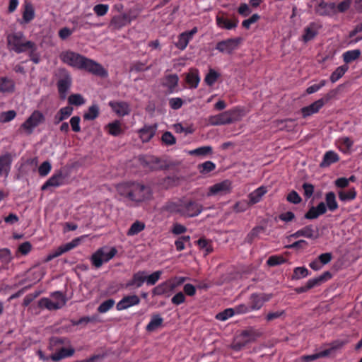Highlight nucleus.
<instances>
[{"label": "nucleus", "instance_id": "obj_1", "mask_svg": "<svg viewBox=\"0 0 362 362\" xmlns=\"http://www.w3.org/2000/svg\"><path fill=\"white\" fill-rule=\"evenodd\" d=\"M60 59L70 66L86 71L95 76L102 78L108 76L107 71L101 64L78 53L72 51L63 52L60 54Z\"/></svg>", "mask_w": 362, "mask_h": 362}, {"label": "nucleus", "instance_id": "obj_2", "mask_svg": "<svg viewBox=\"0 0 362 362\" xmlns=\"http://www.w3.org/2000/svg\"><path fill=\"white\" fill-rule=\"evenodd\" d=\"M118 193L128 200L140 204L151 199L153 191L148 185L139 182H126L117 186Z\"/></svg>", "mask_w": 362, "mask_h": 362}, {"label": "nucleus", "instance_id": "obj_3", "mask_svg": "<svg viewBox=\"0 0 362 362\" xmlns=\"http://www.w3.org/2000/svg\"><path fill=\"white\" fill-rule=\"evenodd\" d=\"M23 39L24 35L22 32L8 34L6 37L8 49L17 54L25 52L28 49H34L35 42L30 40L24 41Z\"/></svg>", "mask_w": 362, "mask_h": 362}, {"label": "nucleus", "instance_id": "obj_4", "mask_svg": "<svg viewBox=\"0 0 362 362\" xmlns=\"http://www.w3.org/2000/svg\"><path fill=\"white\" fill-rule=\"evenodd\" d=\"M117 253L116 247H112L110 249L107 247H103L98 249L90 257V262L95 268H100L103 263L109 262Z\"/></svg>", "mask_w": 362, "mask_h": 362}, {"label": "nucleus", "instance_id": "obj_5", "mask_svg": "<svg viewBox=\"0 0 362 362\" xmlns=\"http://www.w3.org/2000/svg\"><path fill=\"white\" fill-rule=\"evenodd\" d=\"M203 205L193 199H181V216L192 218L199 216L203 211Z\"/></svg>", "mask_w": 362, "mask_h": 362}, {"label": "nucleus", "instance_id": "obj_6", "mask_svg": "<svg viewBox=\"0 0 362 362\" xmlns=\"http://www.w3.org/2000/svg\"><path fill=\"white\" fill-rule=\"evenodd\" d=\"M345 343L346 342L344 341L339 339L333 341L327 344L329 348L314 354L305 355L302 357L303 360L305 362H310L320 358L327 357L337 350L340 349L345 344Z\"/></svg>", "mask_w": 362, "mask_h": 362}, {"label": "nucleus", "instance_id": "obj_7", "mask_svg": "<svg viewBox=\"0 0 362 362\" xmlns=\"http://www.w3.org/2000/svg\"><path fill=\"white\" fill-rule=\"evenodd\" d=\"M239 20L235 15H232L230 18L228 14L224 11H219L216 16V25L221 29L233 30L237 28Z\"/></svg>", "mask_w": 362, "mask_h": 362}, {"label": "nucleus", "instance_id": "obj_8", "mask_svg": "<svg viewBox=\"0 0 362 362\" xmlns=\"http://www.w3.org/2000/svg\"><path fill=\"white\" fill-rule=\"evenodd\" d=\"M242 42L243 38L240 37L228 38L218 42L215 48L221 53L231 54L238 49Z\"/></svg>", "mask_w": 362, "mask_h": 362}, {"label": "nucleus", "instance_id": "obj_9", "mask_svg": "<svg viewBox=\"0 0 362 362\" xmlns=\"http://www.w3.org/2000/svg\"><path fill=\"white\" fill-rule=\"evenodd\" d=\"M45 120L44 115L39 110H35L30 117L21 125V129L28 134H31L35 127L42 124Z\"/></svg>", "mask_w": 362, "mask_h": 362}, {"label": "nucleus", "instance_id": "obj_10", "mask_svg": "<svg viewBox=\"0 0 362 362\" xmlns=\"http://www.w3.org/2000/svg\"><path fill=\"white\" fill-rule=\"evenodd\" d=\"M273 297L272 293H252L249 297V305L252 311L260 310L265 303Z\"/></svg>", "mask_w": 362, "mask_h": 362}, {"label": "nucleus", "instance_id": "obj_11", "mask_svg": "<svg viewBox=\"0 0 362 362\" xmlns=\"http://www.w3.org/2000/svg\"><path fill=\"white\" fill-rule=\"evenodd\" d=\"M316 4L315 12L320 16H332L337 13L336 4L334 2H325L324 0H315Z\"/></svg>", "mask_w": 362, "mask_h": 362}, {"label": "nucleus", "instance_id": "obj_12", "mask_svg": "<svg viewBox=\"0 0 362 362\" xmlns=\"http://www.w3.org/2000/svg\"><path fill=\"white\" fill-rule=\"evenodd\" d=\"M72 79L67 71H64L62 76L57 81V89L61 100L66 98L67 92L70 89Z\"/></svg>", "mask_w": 362, "mask_h": 362}, {"label": "nucleus", "instance_id": "obj_13", "mask_svg": "<svg viewBox=\"0 0 362 362\" xmlns=\"http://www.w3.org/2000/svg\"><path fill=\"white\" fill-rule=\"evenodd\" d=\"M329 96L327 95L326 98H320L310 105L303 107L300 111L303 118H306L313 114L317 113L325 105V104L329 100Z\"/></svg>", "mask_w": 362, "mask_h": 362}, {"label": "nucleus", "instance_id": "obj_14", "mask_svg": "<svg viewBox=\"0 0 362 362\" xmlns=\"http://www.w3.org/2000/svg\"><path fill=\"white\" fill-rule=\"evenodd\" d=\"M231 190V182L225 180L221 182L214 184L209 189L208 196L212 195H225Z\"/></svg>", "mask_w": 362, "mask_h": 362}, {"label": "nucleus", "instance_id": "obj_15", "mask_svg": "<svg viewBox=\"0 0 362 362\" xmlns=\"http://www.w3.org/2000/svg\"><path fill=\"white\" fill-rule=\"evenodd\" d=\"M145 271L140 270L133 274L132 278L124 285V288L129 290L139 288L145 282Z\"/></svg>", "mask_w": 362, "mask_h": 362}, {"label": "nucleus", "instance_id": "obj_16", "mask_svg": "<svg viewBox=\"0 0 362 362\" xmlns=\"http://www.w3.org/2000/svg\"><path fill=\"white\" fill-rule=\"evenodd\" d=\"M322 25L320 22H311L305 28L302 35V40L308 42L313 40L319 33Z\"/></svg>", "mask_w": 362, "mask_h": 362}, {"label": "nucleus", "instance_id": "obj_17", "mask_svg": "<svg viewBox=\"0 0 362 362\" xmlns=\"http://www.w3.org/2000/svg\"><path fill=\"white\" fill-rule=\"evenodd\" d=\"M300 237L313 240L317 239L318 238V230L317 229L315 230L313 225H307L289 236V238H298Z\"/></svg>", "mask_w": 362, "mask_h": 362}, {"label": "nucleus", "instance_id": "obj_18", "mask_svg": "<svg viewBox=\"0 0 362 362\" xmlns=\"http://www.w3.org/2000/svg\"><path fill=\"white\" fill-rule=\"evenodd\" d=\"M197 32L198 28L194 27L191 30L180 33L178 35L177 41L175 42V47L180 50H184Z\"/></svg>", "mask_w": 362, "mask_h": 362}, {"label": "nucleus", "instance_id": "obj_19", "mask_svg": "<svg viewBox=\"0 0 362 362\" xmlns=\"http://www.w3.org/2000/svg\"><path fill=\"white\" fill-rule=\"evenodd\" d=\"M141 300L137 295H127L124 296L116 305V309L119 311L127 310L130 307L138 305Z\"/></svg>", "mask_w": 362, "mask_h": 362}, {"label": "nucleus", "instance_id": "obj_20", "mask_svg": "<svg viewBox=\"0 0 362 362\" xmlns=\"http://www.w3.org/2000/svg\"><path fill=\"white\" fill-rule=\"evenodd\" d=\"M64 175L59 171L53 174L41 187V190H47L50 187H57L64 184Z\"/></svg>", "mask_w": 362, "mask_h": 362}, {"label": "nucleus", "instance_id": "obj_21", "mask_svg": "<svg viewBox=\"0 0 362 362\" xmlns=\"http://www.w3.org/2000/svg\"><path fill=\"white\" fill-rule=\"evenodd\" d=\"M132 18L128 13H122L121 15L115 16L112 17L110 21V25L117 30H119L122 28L130 24Z\"/></svg>", "mask_w": 362, "mask_h": 362}, {"label": "nucleus", "instance_id": "obj_22", "mask_svg": "<svg viewBox=\"0 0 362 362\" xmlns=\"http://www.w3.org/2000/svg\"><path fill=\"white\" fill-rule=\"evenodd\" d=\"M326 211L327 207L325 203L321 202L316 206H311L305 214L304 217L308 220H313L325 214Z\"/></svg>", "mask_w": 362, "mask_h": 362}, {"label": "nucleus", "instance_id": "obj_23", "mask_svg": "<svg viewBox=\"0 0 362 362\" xmlns=\"http://www.w3.org/2000/svg\"><path fill=\"white\" fill-rule=\"evenodd\" d=\"M156 129V125H144L143 128L140 129L138 133L142 142H148L154 136Z\"/></svg>", "mask_w": 362, "mask_h": 362}, {"label": "nucleus", "instance_id": "obj_24", "mask_svg": "<svg viewBox=\"0 0 362 362\" xmlns=\"http://www.w3.org/2000/svg\"><path fill=\"white\" fill-rule=\"evenodd\" d=\"M109 105L112 110L119 116L123 117L130 113L129 105L126 102H110Z\"/></svg>", "mask_w": 362, "mask_h": 362}, {"label": "nucleus", "instance_id": "obj_25", "mask_svg": "<svg viewBox=\"0 0 362 362\" xmlns=\"http://www.w3.org/2000/svg\"><path fill=\"white\" fill-rule=\"evenodd\" d=\"M361 1L362 0H344L338 5H336L337 13H344L346 11L351 5H353L356 10L361 11L362 9Z\"/></svg>", "mask_w": 362, "mask_h": 362}, {"label": "nucleus", "instance_id": "obj_26", "mask_svg": "<svg viewBox=\"0 0 362 362\" xmlns=\"http://www.w3.org/2000/svg\"><path fill=\"white\" fill-rule=\"evenodd\" d=\"M15 81L7 76L0 77V93H12L15 91Z\"/></svg>", "mask_w": 362, "mask_h": 362}, {"label": "nucleus", "instance_id": "obj_27", "mask_svg": "<svg viewBox=\"0 0 362 362\" xmlns=\"http://www.w3.org/2000/svg\"><path fill=\"white\" fill-rule=\"evenodd\" d=\"M332 277V274L329 271L325 272L318 277L310 279L307 281V288L311 289L315 286L321 285Z\"/></svg>", "mask_w": 362, "mask_h": 362}, {"label": "nucleus", "instance_id": "obj_28", "mask_svg": "<svg viewBox=\"0 0 362 362\" xmlns=\"http://www.w3.org/2000/svg\"><path fill=\"white\" fill-rule=\"evenodd\" d=\"M35 18V9L30 2H25L23 4V17L20 21L21 24L28 23Z\"/></svg>", "mask_w": 362, "mask_h": 362}, {"label": "nucleus", "instance_id": "obj_29", "mask_svg": "<svg viewBox=\"0 0 362 362\" xmlns=\"http://www.w3.org/2000/svg\"><path fill=\"white\" fill-rule=\"evenodd\" d=\"M12 163L11 155L6 153L0 156V175L3 173L6 177L8 175Z\"/></svg>", "mask_w": 362, "mask_h": 362}, {"label": "nucleus", "instance_id": "obj_30", "mask_svg": "<svg viewBox=\"0 0 362 362\" xmlns=\"http://www.w3.org/2000/svg\"><path fill=\"white\" fill-rule=\"evenodd\" d=\"M339 156L336 152L333 151H328L324 154L322 160L320 163V166L321 168L329 167L332 164L339 161Z\"/></svg>", "mask_w": 362, "mask_h": 362}, {"label": "nucleus", "instance_id": "obj_31", "mask_svg": "<svg viewBox=\"0 0 362 362\" xmlns=\"http://www.w3.org/2000/svg\"><path fill=\"white\" fill-rule=\"evenodd\" d=\"M75 350L73 348H59L54 354L50 356L53 361H58L63 358L70 357L74 354Z\"/></svg>", "mask_w": 362, "mask_h": 362}, {"label": "nucleus", "instance_id": "obj_32", "mask_svg": "<svg viewBox=\"0 0 362 362\" xmlns=\"http://www.w3.org/2000/svg\"><path fill=\"white\" fill-rule=\"evenodd\" d=\"M163 319L159 314H153L150 322L146 327V330L148 332H153L162 326Z\"/></svg>", "mask_w": 362, "mask_h": 362}, {"label": "nucleus", "instance_id": "obj_33", "mask_svg": "<svg viewBox=\"0 0 362 362\" xmlns=\"http://www.w3.org/2000/svg\"><path fill=\"white\" fill-rule=\"evenodd\" d=\"M163 211L181 216V199L177 202H168L163 206Z\"/></svg>", "mask_w": 362, "mask_h": 362}, {"label": "nucleus", "instance_id": "obj_34", "mask_svg": "<svg viewBox=\"0 0 362 362\" xmlns=\"http://www.w3.org/2000/svg\"><path fill=\"white\" fill-rule=\"evenodd\" d=\"M268 192L267 187L261 186L249 194L250 202L252 204L258 203L262 197Z\"/></svg>", "mask_w": 362, "mask_h": 362}, {"label": "nucleus", "instance_id": "obj_35", "mask_svg": "<svg viewBox=\"0 0 362 362\" xmlns=\"http://www.w3.org/2000/svg\"><path fill=\"white\" fill-rule=\"evenodd\" d=\"M185 81L191 88H196L200 81L198 71L197 69L190 71L186 75Z\"/></svg>", "mask_w": 362, "mask_h": 362}, {"label": "nucleus", "instance_id": "obj_36", "mask_svg": "<svg viewBox=\"0 0 362 362\" xmlns=\"http://www.w3.org/2000/svg\"><path fill=\"white\" fill-rule=\"evenodd\" d=\"M63 303L60 304L53 302L47 298H42L38 302L40 308H45L49 310H59L63 307Z\"/></svg>", "mask_w": 362, "mask_h": 362}, {"label": "nucleus", "instance_id": "obj_37", "mask_svg": "<svg viewBox=\"0 0 362 362\" xmlns=\"http://www.w3.org/2000/svg\"><path fill=\"white\" fill-rule=\"evenodd\" d=\"M326 207L330 211H336L338 207V203L336 200V195L333 192H329L325 195Z\"/></svg>", "mask_w": 362, "mask_h": 362}, {"label": "nucleus", "instance_id": "obj_38", "mask_svg": "<svg viewBox=\"0 0 362 362\" xmlns=\"http://www.w3.org/2000/svg\"><path fill=\"white\" fill-rule=\"evenodd\" d=\"M145 223L140 221H136L134 222L129 230L127 232V236H134L137 234H139L140 232L144 230L145 228Z\"/></svg>", "mask_w": 362, "mask_h": 362}, {"label": "nucleus", "instance_id": "obj_39", "mask_svg": "<svg viewBox=\"0 0 362 362\" xmlns=\"http://www.w3.org/2000/svg\"><path fill=\"white\" fill-rule=\"evenodd\" d=\"M179 78L177 74H169L165 77L164 86L168 87L170 92L174 91L178 84Z\"/></svg>", "mask_w": 362, "mask_h": 362}, {"label": "nucleus", "instance_id": "obj_40", "mask_svg": "<svg viewBox=\"0 0 362 362\" xmlns=\"http://www.w3.org/2000/svg\"><path fill=\"white\" fill-rule=\"evenodd\" d=\"M361 54V50L358 49L346 51L342 55L344 62L346 64H349L358 59Z\"/></svg>", "mask_w": 362, "mask_h": 362}, {"label": "nucleus", "instance_id": "obj_41", "mask_svg": "<svg viewBox=\"0 0 362 362\" xmlns=\"http://www.w3.org/2000/svg\"><path fill=\"white\" fill-rule=\"evenodd\" d=\"M99 113L100 110L98 105L93 104L89 107L88 111L84 113L83 119L85 120H94L98 117Z\"/></svg>", "mask_w": 362, "mask_h": 362}, {"label": "nucleus", "instance_id": "obj_42", "mask_svg": "<svg viewBox=\"0 0 362 362\" xmlns=\"http://www.w3.org/2000/svg\"><path fill=\"white\" fill-rule=\"evenodd\" d=\"M241 336L245 338V341H248V343L255 341L257 337L261 336V332L259 331L250 328L249 329L243 330L241 333Z\"/></svg>", "mask_w": 362, "mask_h": 362}, {"label": "nucleus", "instance_id": "obj_43", "mask_svg": "<svg viewBox=\"0 0 362 362\" xmlns=\"http://www.w3.org/2000/svg\"><path fill=\"white\" fill-rule=\"evenodd\" d=\"M213 148L210 146H204L189 151V155L197 156H204L209 154H212Z\"/></svg>", "mask_w": 362, "mask_h": 362}, {"label": "nucleus", "instance_id": "obj_44", "mask_svg": "<svg viewBox=\"0 0 362 362\" xmlns=\"http://www.w3.org/2000/svg\"><path fill=\"white\" fill-rule=\"evenodd\" d=\"M162 274H163L162 271L158 270V271L153 272L150 275H147L146 272L145 271V274H144L145 282H146L147 285L153 286L160 279Z\"/></svg>", "mask_w": 362, "mask_h": 362}, {"label": "nucleus", "instance_id": "obj_45", "mask_svg": "<svg viewBox=\"0 0 362 362\" xmlns=\"http://www.w3.org/2000/svg\"><path fill=\"white\" fill-rule=\"evenodd\" d=\"M107 128L108 133L114 136H119L122 132L120 122L118 120L109 123Z\"/></svg>", "mask_w": 362, "mask_h": 362}, {"label": "nucleus", "instance_id": "obj_46", "mask_svg": "<svg viewBox=\"0 0 362 362\" xmlns=\"http://www.w3.org/2000/svg\"><path fill=\"white\" fill-rule=\"evenodd\" d=\"M348 70V66L342 65L337 67L331 74L330 81L332 83L337 82L340 78H341Z\"/></svg>", "mask_w": 362, "mask_h": 362}, {"label": "nucleus", "instance_id": "obj_47", "mask_svg": "<svg viewBox=\"0 0 362 362\" xmlns=\"http://www.w3.org/2000/svg\"><path fill=\"white\" fill-rule=\"evenodd\" d=\"M265 228L263 226H256L246 236V242L252 243L259 235L264 232Z\"/></svg>", "mask_w": 362, "mask_h": 362}, {"label": "nucleus", "instance_id": "obj_48", "mask_svg": "<svg viewBox=\"0 0 362 362\" xmlns=\"http://www.w3.org/2000/svg\"><path fill=\"white\" fill-rule=\"evenodd\" d=\"M310 274V272L305 267H298L293 269L292 279H300L305 278Z\"/></svg>", "mask_w": 362, "mask_h": 362}, {"label": "nucleus", "instance_id": "obj_49", "mask_svg": "<svg viewBox=\"0 0 362 362\" xmlns=\"http://www.w3.org/2000/svg\"><path fill=\"white\" fill-rule=\"evenodd\" d=\"M220 74L215 70L209 69L208 74L204 78V82L209 86H213L219 78Z\"/></svg>", "mask_w": 362, "mask_h": 362}, {"label": "nucleus", "instance_id": "obj_50", "mask_svg": "<svg viewBox=\"0 0 362 362\" xmlns=\"http://www.w3.org/2000/svg\"><path fill=\"white\" fill-rule=\"evenodd\" d=\"M68 103L71 105L80 106L85 103V99L81 94L74 93L69 96Z\"/></svg>", "mask_w": 362, "mask_h": 362}, {"label": "nucleus", "instance_id": "obj_51", "mask_svg": "<svg viewBox=\"0 0 362 362\" xmlns=\"http://www.w3.org/2000/svg\"><path fill=\"white\" fill-rule=\"evenodd\" d=\"M287 259L281 255H272L268 258L267 264L269 267H275L277 265L282 264L285 263Z\"/></svg>", "mask_w": 362, "mask_h": 362}, {"label": "nucleus", "instance_id": "obj_52", "mask_svg": "<svg viewBox=\"0 0 362 362\" xmlns=\"http://www.w3.org/2000/svg\"><path fill=\"white\" fill-rule=\"evenodd\" d=\"M356 193L354 189H349L348 191H339V198L343 202L351 201L356 197Z\"/></svg>", "mask_w": 362, "mask_h": 362}, {"label": "nucleus", "instance_id": "obj_53", "mask_svg": "<svg viewBox=\"0 0 362 362\" xmlns=\"http://www.w3.org/2000/svg\"><path fill=\"white\" fill-rule=\"evenodd\" d=\"M199 172L202 174H206L213 171L216 168V165L212 161L208 160L198 166Z\"/></svg>", "mask_w": 362, "mask_h": 362}, {"label": "nucleus", "instance_id": "obj_54", "mask_svg": "<svg viewBox=\"0 0 362 362\" xmlns=\"http://www.w3.org/2000/svg\"><path fill=\"white\" fill-rule=\"evenodd\" d=\"M235 314L233 308H226L223 311L218 313L216 315V319L220 321H226L228 318L233 317Z\"/></svg>", "mask_w": 362, "mask_h": 362}, {"label": "nucleus", "instance_id": "obj_55", "mask_svg": "<svg viewBox=\"0 0 362 362\" xmlns=\"http://www.w3.org/2000/svg\"><path fill=\"white\" fill-rule=\"evenodd\" d=\"M190 243L189 235L180 236L177 240H175V245L177 251H182L185 248V244Z\"/></svg>", "mask_w": 362, "mask_h": 362}, {"label": "nucleus", "instance_id": "obj_56", "mask_svg": "<svg viewBox=\"0 0 362 362\" xmlns=\"http://www.w3.org/2000/svg\"><path fill=\"white\" fill-rule=\"evenodd\" d=\"M115 303V300L110 298L103 302L98 308V312L100 313H105L109 311Z\"/></svg>", "mask_w": 362, "mask_h": 362}, {"label": "nucleus", "instance_id": "obj_57", "mask_svg": "<svg viewBox=\"0 0 362 362\" xmlns=\"http://www.w3.org/2000/svg\"><path fill=\"white\" fill-rule=\"evenodd\" d=\"M233 115L234 112L232 111H225L218 114L222 125L232 123L234 121Z\"/></svg>", "mask_w": 362, "mask_h": 362}, {"label": "nucleus", "instance_id": "obj_58", "mask_svg": "<svg viewBox=\"0 0 362 362\" xmlns=\"http://www.w3.org/2000/svg\"><path fill=\"white\" fill-rule=\"evenodd\" d=\"M286 201L293 204H298L302 202V198L296 191L292 190L287 194Z\"/></svg>", "mask_w": 362, "mask_h": 362}, {"label": "nucleus", "instance_id": "obj_59", "mask_svg": "<svg viewBox=\"0 0 362 362\" xmlns=\"http://www.w3.org/2000/svg\"><path fill=\"white\" fill-rule=\"evenodd\" d=\"M16 116V112L14 110H8L3 112L0 115V122L6 123L13 120Z\"/></svg>", "mask_w": 362, "mask_h": 362}, {"label": "nucleus", "instance_id": "obj_60", "mask_svg": "<svg viewBox=\"0 0 362 362\" xmlns=\"http://www.w3.org/2000/svg\"><path fill=\"white\" fill-rule=\"evenodd\" d=\"M93 10L98 16H103L107 13L109 6L103 4H97L94 6Z\"/></svg>", "mask_w": 362, "mask_h": 362}, {"label": "nucleus", "instance_id": "obj_61", "mask_svg": "<svg viewBox=\"0 0 362 362\" xmlns=\"http://www.w3.org/2000/svg\"><path fill=\"white\" fill-rule=\"evenodd\" d=\"M162 141L168 146L173 145L176 143V139L170 132H165L161 137Z\"/></svg>", "mask_w": 362, "mask_h": 362}, {"label": "nucleus", "instance_id": "obj_62", "mask_svg": "<svg viewBox=\"0 0 362 362\" xmlns=\"http://www.w3.org/2000/svg\"><path fill=\"white\" fill-rule=\"evenodd\" d=\"M52 165L49 161L43 162L38 168V173L40 176L45 177L51 171Z\"/></svg>", "mask_w": 362, "mask_h": 362}, {"label": "nucleus", "instance_id": "obj_63", "mask_svg": "<svg viewBox=\"0 0 362 362\" xmlns=\"http://www.w3.org/2000/svg\"><path fill=\"white\" fill-rule=\"evenodd\" d=\"M233 309L235 311V314L237 315H243L252 312L249 303L247 305L245 303L239 304L238 305H235L233 308Z\"/></svg>", "mask_w": 362, "mask_h": 362}, {"label": "nucleus", "instance_id": "obj_64", "mask_svg": "<svg viewBox=\"0 0 362 362\" xmlns=\"http://www.w3.org/2000/svg\"><path fill=\"white\" fill-rule=\"evenodd\" d=\"M197 243L201 249H205L206 251L207 252V253H209V252H212V250H213L211 245L210 244V241L206 240V238H199L197 240Z\"/></svg>", "mask_w": 362, "mask_h": 362}]
</instances>
